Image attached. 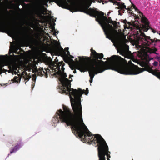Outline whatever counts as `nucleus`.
Listing matches in <instances>:
<instances>
[{"label":"nucleus","instance_id":"obj_1","mask_svg":"<svg viewBox=\"0 0 160 160\" xmlns=\"http://www.w3.org/2000/svg\"><path fill=\"white\" fill-rule=\"evenodd\" d=\"M78 58L79 62L77 58L75 60L77 64V69L82 72L89 71L90 83L92 82L95 74L101 73L107 69L114 70L121 74L131 75L138 74L144 70L143 68H139L132 63L131 60L127 62L125 60L117 55L108 58L105 62L96 60L90 64L84 62L85 59L83 57H78Z\"/></svg>","mask_w":160,"mask_h":160},{"label":"nucleus","instance_id":"obj_2","mask_svg":"<svg viewBox=\"0 0 160 160\" xmlns=\"http://www.w3.org/2000/svg\"><path fill=\"white\" fill-rule=\"evenodd\" d=\"M93 0H82L83 5L86 7L83 12L91 16L97 17L96 20L102 26L106 35V38L111 40L118 52L125 58H131L132 55L129 50V46L126 44L128 41L125 38L121 32L115 30L109 23L114 24L110 18L107 19L104 16V13L102 12H95L91 9H88Z\"/></svg>","mask_w":160,"mask_h":160},{"label":"nucleus","instance_id":"obj_3","mask_svg":"<svg viewBox=\"0 0 160 160\" xmlns=\"http://www.w3.org/2000/svg\"><path fill=\"white\" fill-rule=\"evenodd\" d=\"M90 144L98 143L99 160H110V152L105 141L101 137H79Z\"/></svg>","mask_w":160,"mask_h":160},{"label":"nucleus","instance_id":"obj_4","mask_svg":"<svg viewBox=\"0 0 160 160\" xmlns=\"http://www.w3.org/2000/svg\"><path fill=\"white\" fill-rule=\"evenodd\" d=\"M39 62V60L37 58L33 59V61H31L29 62L28 64L26 65V69L27 70L30 71L31 70L33 72L38 73L39 75H43L45 74L46 78H48V75L47 73L50 70L49 69L47 70L45 69L44 70L42 68H39L38 69L36 67V65Z\"/></svg>","mask_w":160,"mask_h":160},{"label":"nucleus","instance_id":"obj_5","mask_svg":"<svg viewBox=\"0 0 160 160\" xmlns=\"http://www.w3.org/2000/svg\"><path fill=\"white\" fill-rule=\"evenodd\" d=\"M21 46L18 44H17L15 45H12L11 46L10 50L9 51V54L12 52H14L17 53H19L20 52L18 51V50H19ZM20 51V50L19 52Z\"/></svg>","mask_w":160,"mask_h":160},{"label":"nucleus","instance_id":"obj_6","mask_svg":"<svg viewBox=\"0 0 160 160\" xmlns=\"http://www.w3.org/2000/svg\"><path fill=\"white\" fill-rule=\"evenodd\" d=\"M55 2L59 6L63 7L68 5V2L71 3V0H55Z\"/></svg>","mask_w":160,"mask_h":160},{"label":"nucleus","instance_id":"obj_7","mask_svg":"<svg viewBox=\"0 0 160 160\" xmlns=\"http://www.w3.org/2000/svg\"><path fill=\"white\" fill-rule=\"evenodd\" d=\"M91 54L92 57L96 59H102L103 57L102 53L98 54L94 50H92Z\"/></svg>","mask_w":160,"mask_h":160},{"label":"nucleus","instance_id":"obj_8","mask_svg":"<svg viewBox=\"0 0 160 160\" xmlns=\"http://www.w3.org/2000/svg\"><path fill=\"white\" fill-rule=\"evenodd\" d=\"M148 71L152 74L153 75L157 77L160 79V72L157 70H153L152 69H150Z\"/></svg>","mask_w":160,"mask_h":160},{"label":"nucleus","instance_id":"obj_9","mask_svg":"<svg viewBox=\"0 0 160 160\" xmlns=\"http://www.w3.org/2000/svg\"><path fill=\"white\" fill-rule=\"evenodd\" d=\"M114 4L118 6V7L116 8L118 9H127L126 8V6L124 3H121L120 2H115L114 3Z\"/></svg>","mask_w":160,"mask_h":160},{"label":"nucleus","instance_id":"obj_10","mask_svg":"<svg viewBox=\"0 0 160 160\" xmlns=\"http://www.w3.org/2000/svg\"><path fill=\"white\" fill-rule=\"evenodd\" d=\"M139 31L140 32V36H142L144 38V39L146 41H148L149 40H150V38L149 36H146L145 33L141 31L140 29H138Z\"/></svg>","mask_w":160,"mask_h":160},{"label":"nucleus","instance_id":"obj_11","mask_svg":"<svg viewBox=\"0 0 160 160\" xmlns=\"http://www.w3.org/2000/svg\"><path fill=\"white\" fill-rule=\"evenodd\" d=\"M9 68L10 70L12 72H13L14 71L17 70L18 67L17 65L14 63H13L9 66Z\"/></svg>","mask_w":160,"mask_h":160},{"label":"nucleus","instance_id":"obj_12","mask_svg":"<svg viewBox=\"0 0 160 160\" xmlns=\"http://www.w3.org/2000/svg\"><path fill=\"white\" fill-rule=\"evenodd\" d=\"M22 147L21 145H18L15 146L13 148L11 151V153H12L14 152H16L17 150L19 149L20 148Z\"/></svg>","mask_w":160,"mask_h":160},{"label":"nucleus","instance_id":"obj_13","mask_svg":"<svg viewBox=\"0 0 160 160\" xmlns=\"http://www.w3.org/2000/svg\"><path fill=\"white\" fill-rule=\"evenodd\" d=\"M141 19L142 22L144 23L145 25H148L149 22L148 21V20L144 16L142 15Z\"/></svg>","mask_w":160,"mask_h":160},{"label":"nucleus","instance_id":"obj_14","mask_svg":"<svg viewBox=\"0 0 160 160\" xmlns=\"http://www.w3.org/2000/svg\"><path fill=\"white\" fill-rule=\"evenodd\" d=\"M21 78L19 77L15 76L13 79V81L15 82L19 83L20 82Z\"/></svg>","mask_w":160,"mask_h":160},{"label":"nucleus","instance_id":"obj_15","mask_svg":"<svg viewBox=\"0 0 160 160\" xmlns=\"http://www.w3.org/2000/svg\"><path fill=\"white\" fill-rule=\"evenodd\" d=\"M4 66V63L2 61H0V74H1L2 72L3 67Z\"/></svg>","mask_w":160,"mask_h":160},{"label":"nucleus","instance_id":"obj_16","mask_svg":"<svg viewBox=\"0 0 160 160\" xmlns=\"http://www.w3.org/2000/svg\"><path fill=\"white\" fill-rule=\"evenodd\" d=\"M49 0H42V4L43 5L46 6L48 7V2Z\"/></svg>","mask_w":160,"mask_h":160},{"label":"nucleus","instance_id":"obj_17","mask_svg":"<svg viewBox=\"0 0 160 160\" xmlns=\"http://www.w3.org/2000/svg\"><path fill=\"white\" fill-rule=\"evenodd\" d=\"M146 25H143L142 26V29L145 32H147L148 30V28Z\"/></svg>","mask_w":160,"mask_h":160},{"label":"nucleus","instance_id":"obj_18","mask_svg":"<svg viewBox=\"0 0 160 160\" xmlns=\"http://www.w3.org/2000/svg\"><path fill=\"white\" fill-rule=\"evenodd\" d=\"M157 51V49H156L155 48V49H154L151 50V52H152V53H155L156 54H158V53L156 52Z\"/></svg>","mask_w":160,"mask_h":160},{"label":"nucleus","instance_id":"obj_19","mask_svg":"<svg viewBox=\"0 0 160 160\" xmlns=\"http://www.w3.org/2000/svg\"><path fill=\"white\" fill-rule=\"evenodd\" d=\"M46 10H47V9L46 8H44V7H43V13L44 14H45L46 13H47Z\"/></svg>","mask_w":160,"mask_h":160},{"label":"nucleus","instance_id":"obj_20","mask_svg":"<svg viewBox=\"0 0 160 160\" xmlns=\"http://www.w3.org/2000/svg\"><path fill=\"white\" fill-rule=\"evenodd\" d=\"M96 1L98 2L101 3L102 2V4H104V1L102 0H96Z\"/></svg>","mask_w":160,"mask_h":160},{"label":"nucleus","instance_id":"obj_21","mask_svg":"<svg viewBox=\"0 0 160 160\" xmlns=\"http://www.w3.org/2000/svg\"><path fill=\"white\" fill-rule=\"evenodd\" d=\"M25 80H29L30 78V77L29 76H27L26 78L24 77Z\"/></svg>","mask_w":160,"mask_h":160},{"label":"nucleus","instance_id":"obj_22","mask_svg":"<svg viewBox=\"0 0 160 160\" xmlns=\"http://www.w3.org/2000/svg\"><path fill=\"white\" fill-rule=\"evenodd\" d=\"M158 63V62L157 61H154L152 64L154 66H156L157 65Z\"/></svg>","mask_w":160,"mask_h":160},{"label":"nucleus","instance_id":"obj_23","mask_svg":"<svg viewBox=\"0 0 160 160\" xmlns=\"http://www.w3.org/2000/svg\"><path fill=\"white\" fill-rule=\"evenodd\" d=\"M68 48H66L65 49V52H68V54H69V52L68 51Z\"/></svg>","mask_w":160,"mask_h":160},{"label":"nucleus","instance_id":"obj_24","mask_svg":"<svg viewBox=\"0 0 160 160\" xmlns=\"http://www.w3.org/2000/svg\"><path fill=\"white\" fill-rule=\"evenodd\" d=\"M155 58L158 61L160 62V57H155Z\"/></svg>","mask_w":160,"mask_h":160},{"label":"nucleus","instance_id":"obj_25","mask_svg":"<svg viewBox=\"0 0 160 160\" xmlns=\"http://www.w3.org/2000/svg\"><path fill=\"white\" fill-rule=\"evenodd\" d=\"M61 53L62 54H64L65 53V51H64L63 49H62Z\"/></svg>","mask_w":160,"mask_h":160},{"label":"nucleus","instance_id":"obj_26","mask_svg":"<svg viewBox=\"0 0 160 160\" xmlns=\"http://www.w3.org/2000/svg\"><path fill=\"white\" fill-rule=\"evenodd\" d=\"M133 8H134V9H135V10L136 11V10H137V8L136 7V6H135L134 5H133Z\"/></svg>","mask_w":160,"mask_h":160},{"label":"nucleus","instance_id":"obj_27","mask_svg":"<svg viewBox=\"0 0 160 160\" xmlns=\"http://www.w3.org/2000/svg\"><path fill=\"white\" fill-rule=\"evenodd\" d=\"M14 57L16 58H19V57H18V55H14Z\"/></svg>","mask_w":160,"mask_h":160},{"label":"nucleus","instance_id":"obj_28","mask_svg":"<svg viewBox=\"0 0 160 160\" xmlns=\"http://www.w3.org/2000/svg\"><path fill=\"white\" fill-rule=\"evenodd\" d=\"M73 72L74 73H76V70H74Z\"/></svg>","mask_w":160,"mask_h":160},{"label":"nucleus","instance_id":"obj_29","mask_svg":"<svg viewBox=\"0 0 160 160\" xmlns=\"http://www.w3.org/2000/svg\"><path fill=\"white\" fill-rule=\"evenodd\" d=\"M2 56H0V59L1 58V57H2Z\"/></svg>","mask_w":160,"mask_h":160},{"label":"nucleus","instance_id":"obj_30","mask_svg":"<svg viewBox=\"0 0 160 160\" xmlns=\"http://www.w3.org/2000/svg\"><path fill=\"white\" fill-rule=\"evenodd\" d=\"M153 32L154 33H155V32L154 31H153Z\"/></svg>","mask_w":160,"mask_h":160},{"label":"nucleus","instance_id":"obj_31","mask_svg":"<svg viewBox=\"0 0 160 160\" xmlns=\"http://www.w3.org/2000/svg\"><path fill=\"white\" fill-rule=\"evenodd\" d=\"M86 95H88V93H86Z\"/></svg>","mask_w":160,"mask_h":160}]
</instances>
